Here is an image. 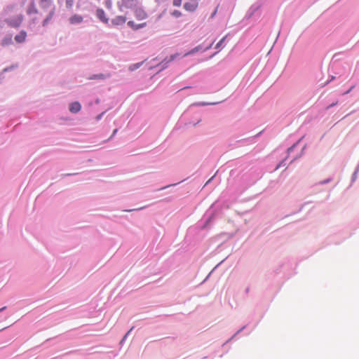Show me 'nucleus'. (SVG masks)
Instances as JSON below:
<instances>
[{
  "label": "nucleus",
  "instance_id": "19",
  "mask_svg": "<svg viewBox=\"0 0 359 359\" xmlns=\"http://www.w3.org/2000/svg\"><path fill=\"white\" fill-rule=\"evenodd\" d=\"M172 15L175 18H179L182 15V13L180 11L176 10L172 13Z\"/></svg>",
  "mask_w": 359,
  "mask_h": 359
},
{
  "label": "nucleus",
  "instance_id": "27",
  "mask_svg": "<svg viewBox=\"0 0 359 359\" xmlns=\"http://www.w3.org/2000/svg\"><path fill=\"white\" fill-rule=\"evenodd\" d=\"M211 46H212V44L209 47H208L207 49H210L211 48Z\"/></svg>",
  "mask_w": 359,
  "mask_h": 359
},
{
  "label": "nucleus",
  "instance_id": "15",
  "mask_svg": "<svg viewBox=\"0 0 359 359\" xmlns=\"http://www.w3.org/2000/svg\"><path fill=\"white\" fill-rule=\"evenodd\" d=\"M201 49V46H196L194 48H193L192 50H189V52L186 53L184 56H187V55H192V54H194L195 53L198 52V50H200Z\"/></svg>",
  "mask_w": 359,
  "mask_h": 359
},
{
  "label": "nucleus",
  "instance_id": "9",
  "mask_svg": "<svg viewBox=\"0 0 359 359\" xmlns=\"http://www.w3.org/2000/svg\"><path fill=\"white\" fill-rule=\"evenodd\" d=\"M137 4V0H122V6L125 8H132Z\"/></svg>",
  "mask_w": 359,
  "mask_h": 359
},
{
  "label": "nucleus",
  "instance_id": "22",
  "mask_svg": "<svg viewBox=\"0 0 359 359\" xmlns=\"http://www.w3.org/2000/svg\"><path fill=\"white\" fill-rule=\"evenodd\" d=\"M175 56H176L175 55H172V56H171V60H174V59H175Z\"/></svg>",
  "mask_w": 359,
  "mask_h": 359
},
{
  "label": "nucleus",
  "instance_id": "18",
  "mask_svg": "<svg viewBox=\"0 0 359 359\" xmlns=\"http://www.w3.org/2000/svg\"><path fill=\"white\" fill-rule=\"evenodd\" d=\"M104 78H105L104 75L101 74H97V75H93L90 79H103Z\"/></svg>",
  "mask_w": 359,
  "mask_h": 359
},
{
  "label": "nucleus",
  "instance_id": "10",
  "mask_svg": "<svg viewBox=\"0 0 359 359\" xmlns=\"http://www.w3.org/2000/svg\"><path fill=\"white\" fill-rule=\"evenodd\" d=\"M147 25L146 22H143V23H140V24H138V25H136L133 21H128V25L131 27L134 30H137V29H139L140 28H142L144 27H145Z\"/></svg>",
  "mask_w": 359,
  "mask_h": 359
},
{
  "label": "nucleus",
  "instance_id": "21",
  "mask_svg": "<svg viewBox=\"0 0 359 359\" xmlns=\"http://www.w3.org/2000/svg\"><path fill=\"white\" fill-rule=\"evenodd\" d=\"M140 63H137V64H135V65H133V66L130 67V70L131 71H133L136 69H137L139 67H140Z\"/></svg>",
  "mask_w": 359,
  "mask_h": 359
},
{
  "label": "nucleus",
  "instance_id": "16",
  "mask_svg": "<svg viewBox=\"0 0 359 359\" xmlns=\"http://www.w3.org/2000/svg\"><path fill=\"white\" fill-rule=\"evenodd\" d=\"M74 1L75 0H66L65 3L67 8L71 9L74 5Z\"/></svg>",
  "mask_w": 359,
  "mask_h": 359
},
{
  "label": "nucleus",
  "instance_id": "17",
  "mask_svg": "<svg viewBox=\"0 0 359 359\" xmlns=\"http://www.w3.org/2000/svg\"><path fill=\"white\" fill-rule=\"evenodd\" d=\"M226 36H224L215 46V48H219L222 45L223 42L226 39Z\"/></svg>",
  "mask_w": 359,
  "mask_h": 359
},
{
  "label": "nucleus",
  "instance_id": "25",
  "mask_svg": "<svg viewBox=\"0 0 359 359\" xmlns=\"http://www.w3.org/2000/svg\"><path fill=\"white\" fill-rule=\"evenodd\" d=\"M130 333V331H128L127 334H126V336H128V334H129Z\"/></svg>",
  "mask_w": 359,
  "mask_h": 359
},
{
  "label": "nucleus",
  "instance_id": "4",
  "mask_svg": "<svg viewBox=\"0 0 359 359\" xmlns=\"http://www.w3.org/2000/svg\"><path fill=\"white\" fill-rule=\"evenodd\" d=\"M135 16L137 20H144L147 17L146 12L142 8H136L135 9Z\"/></svg>",
  "mask_w": 359,
  "mask_h": 359
},
{
  "label": "nucleus",
  "instance_id": "5",
  "mask_svg": "<svg viewBox=\"0 0 359 359\" xmlns=\"http://www.w3.org/2000/svg\"><path fill=\"white\" fill-rule=\"evenodd\" d=\"M97 17L104 23H108L109 19L106 17L105 12L103 9L98 8L96 11Z\"/></svg>",
  "mask_w": 359,
  "mask_h": 359
},
{
  "label": "nucleus",
  "instance_id": "6",
  "mask_svg": "<svg viewBox=\"0 0 359 359\" xmlns=\"http://www.w3.org/2000/svg\"><path fill=\"white\" fill-rule=\"evenodd\" d=\"M126 22V18L124 16H116L111 20V23L114 25H122Z\"/></svg>",
  "mask_w": 359,
  "mask_h": 359
},
{
  "label": "nucleus",
  "instance_id": "13",
  "mask_svg": "<svg viewBox=\"0 0 359 359\" xmlns=\"http://www.w3.org/2000/svg\"><path fill=\"white\" fill-rule=\"evenodd\" d=\"M11 43H12V36H6L1 41V45L3 46L10 45Z\"/></svg>",
  "mask_w": 359,
  "mask_h": 359
},
{
  "label": "nucleus",
  "instance_id": "14",
  "mask_svg": "<svg viewBox=\"0 0 359 359\" xmlns=\"http://www.w3.org/2000/svg\"><path fill=\"white\" fill-rule=\"evenodd\" d=\"M52 0H39V4L42 8H48L50 6Z\"/></svg>",
  "mask_w": 359,
  "mask_h": 359
},
{
  "label": "nucleus",
  "instance_id": "20",
  "mask_svg": "<svg viewBox=\"0 0 359 359\" xmlns=\"http://www.w3.org/2000/svg\"><path fill=\"white\" fill-rule=\"evenodd\" d=\"M182 0H173L172 4L175 6H180L182 4Z\"/></svg>",
  "mask_w": 359,
  "mask_h": 359
},
{
  "label": "nucleus",
  "instance_id": "2",
  "mask_svg": "<svg viewBox=\"0 0 359 359\" xmlns=\"http://www.w3.org/2000/svg\"><path fill=\"white\" fill-rule=\"evenodd\" d=\"M23 20V16L18 15L13 19H10L7 21L8 25L13 27H18Z\"/></svg>",
  "mask_w": 359,
  "mask_h": 359
},
{
  "label": "nucleus",
  "instance_id": "3",
  "mask_svg": "<svg viewBox=\"0 0 359 359\" xmlns=\"http://www.w3.org/2000/svg\"><path fill=\"white\" fill-rule=\"evenodd\" d=\"M83 21V17L79 14H74L69 18L71 25H79Z\"/></svg>",
  "mask_w": 359,
  "mask_h": 359
},
{
  "label": "nucleus",
  "instance_id": "24",
  "mask_svg": "<svg viewBox=\"0 0 359 359\" xmlns=\"http://www.w3.org/2000/svg\"><path fill=\"white\" fill-rule=\"evenodd\" d=\"M130 333V331H128L127 334H126V336H128V334H129Z\"/></svg>",
  "mask_w": 359,
  "mask_h": 359
},
{
  "label": "nucleus",
  "instance_id": "1",
  "mask_svg": "<svg viewBox=\"0 0 359 359\" xmlns=\"http://www.w3.org/2000/svg\"><path fill=\"white\" fill-rule=\"evenodd\" d=\"M198 1L199 0H189V1L186 2L184 5V9L190 12L194 11L198 6Z\"/></svg>",
  "mask_w": 359,
  "mask_h": 359
},
{
  "label": "nucleus",
  "instance_id": "8",
  "mask_svg": "<svg viewBox=\"0 0 359 359\" xmlns=\"http://www.w3.org/2000/svg\"><path fill=\"white\" fill-rule=\"evenodd\" d=\"M27 33L25 31H21L18 34L15 36V40L17 43H22L25 41Z\"/></svg>",
  "mask_w": 359,
  "mask_h": 359
},
{
  "label": "nucleus",
  "instance_id": "11",
  "mask_svg": "<svg viewBox=\"0 0 359 359\" xmlns=\"http://www.w3.org/2000/svg\"><path fill=\"white\" fill-rule=\"evenodd\" d=\"M37 8H36V5L34 4V1L31 2L28 8H27V14L30 15V14H33V13H37Z\"/></svg>",
  "mask_w": 359,
  "mask_h": 359
},
{
  "label": "nucleus",
  "instance_id": "7",
  "mask_svg": "<svg viewBox=\"0 0 359 359\" xmlns=\"http://www.w3.org/2000/svg\"><path fill=\"white\" fill-rule=\"evenodd\" d=\"M81 106L79 102H74L69 104V111L72 113H77L81 110Z\"/></svg>",
  "mask_w": 359,
  "mask_h": 359
},
{
  "label": "nucleus",
  "instance_id": "12",
  "mask_svg": "<svg viewBox=\"0 0 359 359\" xmlns=\"http://www.w3.org/2000/svg\"><path fill=\"white\" fill-rule=\"evenodd\" d=\"M55 8H53L49 13L48 15L46 17V18L43 22V25L46 26L49 21L53 18L54 14H55Z\"/></svg>",
  "mask_w": 359,
  "mask_h": 359
},
{
  "label": "nucleus",
  "instance_id": "26",
  "mask_svg": "<svg viewBox=\"0 0 359 359\" xmlns=\"http://www.w3.org/2000/svg\"><path fill=\"white\" fill-rule=\"evenodd\" d=\"M130 333V331H128L127 334H126V336H128V334H129Z\"/></svg>",
  "mask_w": 359,
  "mask_h": 359
},
{
  "label": "nucleus",
  "instance_id": "23",
  "mask_svg": "<svg viewBox=\"0 0 359 359\" xmlns=\"http://www.w3.org/2000/svg\"><path fill=\"white\" fill-rule=\"evenodd\" d=\"M116 132H117V129H115V130H114V132H113V135H114L115 133H116Z\"/></svg>",
  "mask_w": 359,
  "mask_h": 359
}]
</instances>
